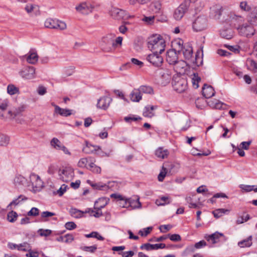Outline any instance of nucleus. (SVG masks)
Segmentation results:
<instances>
[{
  "label": "nucleus",
  "instance_id": "obj_14",
  "mask_svg": "<svg viewBox=\"0 0 257 257\" xmlns=\"http://www.w3.org/2000/svg\"><path fill=\"white\" fill-rule=\"evenodd\" d=\"M178 53H182L185 59L189 60L193 55V49L188 43H185L182 49H179Z\"/></svg>",
  "mask_w": 257,
  "mask_h": 257
},
{
  "label": "nucleus",
  "instance_id": "obj_41",
  "mask_svg": "<svg viewBox=\"0 0 257 257\" xmlns=\"http://www.w3.org/2000/svg\"><path fill=\"white\" fill-rule=\"evenodd\" d=\"M27 199V198L25 196H23L22 195H20L17 198L14 200L13 201H12L10 204L8 205V208L9 207L14 205H18L21 201L23 200H26Z\"/></svg>",
  "mask_w": 257,
  "mask_h": 257
},
{
  "label": "nucleus",
  "instance_id": "obj_6",
  "mask_svg": "<svg viewBox=\"0 0 257 257\" xmlns=\"http://www.w3.org/2000/svg\"><path fill=\"white\" fill-rule=\"evenodd\" d=\"M160 54H160L159 52H157V51L152 52V54L147 56L146 59L154 66L160 67L163 63V58Z\"/></svg>",
  "mask_w": 257,
  "mask_h": 257
},
{
  "label": "nucleus",
  "instance_id": "obj_9",
  "mask_svg": "<svg viewBox=\"0 0 257 257\" xmlns=\"http://www.w3.org/2000/svg\"><path fill=\"white\" fill-rule=\"evenodd\" d=\"M59 175L63 181L67 182L73 178L74 172L72 168L65 167L62 170L59 169Z\"/></svg>",
  "mask_w": 257,
  "mask_h": 257
},
{
  "label": "nucleus",
  "instance_id": "obj_63",
  "mask_svg": "<svg viewBox=\"0 0 257 257\" xmlns=\"http://www.w3.org/2000/svg\"><path fill=\"white\" fill-rule=\"evenodd\" d=\"M24 110V107L23 106H20L18 108H15L13 110L14 117L19 115Z\"/></svg>",
  "mask_w": 257,
  "mask_h": 257
},
{
  "label": "nucleus",
  "instance_id": "obj_5",
  "mask_svg": "<svg viewBox=\"0 0 257 257\" xmlns=\"http://www.w3.org/2000/svg\"><path fill=\"white\" fill-rule=\"evenodd\" d=\"M207 19L204 16L198 17L193 23L192 27L194 31L200 32L204 30L207 27Z\"/></svg>",
  "mask_w": 257,
  "mask_h": 257
},
{
  "label": "nucleus",
  "instance_id": "obj_46",
  "mask_svg": "<svg viewBox=\"0 0 257 257\" xmlns=\"http://www.w3.org/2000/svg\"><path fill=\"white\" fill-rule=\"evenodd\" d=\"M31 249V246L29 243L27 242L20 244L18 246L19 250L30 251Z\"/></svg>",
  "mask_w": 257,
  "mask_h": 257
},
{
  "label": "nucleus",
  "instance_id": "obj_47",
  "mask_svg": "<svg viewBox=\"0 0 257 257\" xmlns=\"http://www.w3.org/2000/svg\"><path fill=\"white\" fill-rule=\"evenodd\" d=\"M239 7L241 10L245 12H250L252 8L249 6L247 3L245 1L241 2L240 3Z\"/></svg>",
  "mask_w": 257,
  "mask_h": 257
},
{
  "label": "nucleus",
  "instance_id": "obj_24",
  "mask_svg": "<svg viewBox=\"0 0 257 257\" xmlns=\"http://www.w3.org/2000/svg\"><path fill=\"white\" fill-rule=\"evenodd\" d=\"M174 69L176 72L181 73L184 71L186 67V63L183 60L177 61L174 64Z\"/></svg>",
  "mask_w": 257,
  "mask_h": 257
},
{
  "label": "nucleus",
  "instance_id": "obj_44",
  "mask_svg": "<svg viewBox=\"0 0 257 257\" xmlns=\"http://www.w3.org/2000/svg\"><path fill=\"white\" fill-rule=\"evenodd\" d=\"M7 92L10 95H14L19 92V89L14 85L10 84L7 87Z\"/></svg>",
  "mask_w": 257,
  "mask_h": 257
},
{
  "label": "nucleus",
  "instance_id": "obj_54",
  "mask_svg": "<svg viewBox=\"0 0 257 257\" xmlns=\"http://www.w3.org/2000/svg\"><path fill=\"white\" fill-rule=\"evenodd\" d=\"M39 214V210L36 207H33L28 213V216H36Z\"/></svg>",
  "mask_w": 257,
  "mask_h": 257
},
{
  "label": "nucleus",
  "instance_id": "obj_19",
  "mask_svg": "<svg viewBox=\"0 0 257 257\" xmlns=\"http://www.w3.org/2000/svg\"><path fill=\"white\" fill-rule=\"evenodd\" d=\"M247 22L254 26L257 25V7H253L247 16Z\"/></svg>",
  "mask_w": 257,
  "mask_h": 257
},
{
  "label": "nucleus",
  "instance_id": "obj_18",
  "mask_svg": "<svg viewBox=\"0 0 257 257\" xmlns=\"http://www.w3.org/2000/svg\"><path fill=\"white\" fill-rule=\"evenodd\" d=\"M111 15L117 20L123 19L127 17L124 11L118 8H113L111 11Z\"/></svg>",
  "mask_w": 257,
  "mask_h": 257
},
{
  "label": "nucleus",
  "instance_id": "obj_29",
  "mask_svg": "<svg viewBox=\"0 0 257 257\" xmlns=\"http://www.w3.org/2000/svg\"><path fill=\"white\" fill-rule=\"evenodd\" d=\"M29 53V55L27 58V62L32 64H35L38 60V56L36 52H31V51Z\"/></svg>",
  "mask_w": 257,
  "mask_h": 257
},
{
  "label": "nucleus",
  "instance_id": "obj_15",
  "mask_svg": "<svg viewBox=\"0 0 257 257\" xmlns=\"http://www.w3.org/2000/svg\"><path fill=\"white\" fill-rule=\"evenodd\" d=\"M187 2H186L185 4H181L175 10L174 13V17L176 20H180L183 17L187 9Z\"/></svg>",
  "mask_w": 257,
  "mask_h": 257
},
{
  "label": "nucleus",
  "instance_id": "obj_38",
  "mask_svg": "<svg viewBox=\"0 0 257 257\" xmlns=\"http://www.w3.org/2000/svg\"><path fill=\"white\" fill-rule=\"evenodd\" d=\"M18 217L17 213L13 210L9 212L7 215V219L10 222H14L17 220Z\"/></svg>",
  "mask_w": 257,
  "mask_h": 257
},
{
  "label": "nucleus",
  "instance_id": "obj_36",
  "mask_svg": "<svg viewBox=\"0 0 257 257\" xmlns=\"http://www.w3.org/2000/svg\"><path fill=\"white\" fill-rule=\"evenodd\" d=\"M141 93L153 94V89L149 86L142 85L139 88Z\"/></svg>",
  "mask_w": 257,
  "mask_h": 257
},
{
  "label": "nucleus",
  "instance_id": "obj_2",
  "mask_svg": "<svg viewBox=\"0 0 257 257\" xmlns=\"http://www.w3.org/2000/svg\"><path fill=\"white\" fill-rule=\"evenodd\" d=\"M114 38L115 35L112 34H108L102 37L100 46L103 51H111L112 49L115 47Z\"/></svg>",
  "mask_w": 257,
  "mask_h": 257
},
{
  "label": "nucleus",
  "instance_id": "obj_58",
  "mask_svg": "<svg viewBox=\"0 0 257 257\" xmlns=\"http://www.w3.org/2000/svg\"><path fill=\"white\" fill-rule=\"evenodd\" d=\"M195 248H196L194 245H188L184 250V254H185V255H188L189 253L193 252L195 251Z\"/></svg>",
  "mask_w": 257,
  "mask_h": 257
},
{
  "label": "nucleus",
  "instance_id": "obj_26",
  "mask_svg": "<svg viewBox=\"0 0 257 257\" xmlns=\"http://www.w3.org/2000/svg\"><path fill=\"white\" fill-rule=\"evenodd\" d=\"M142 93L139 89H134L130 94V98L134 102H139L142 99Z\"/></svg>",
  "mask_w": 257,
  "mask_h": 257
},
{
  "label": "nucleus",
  "instance_id": "obj_28",
  "mask_svg": "<svg viewBox=\"0 0 257 257\" xmlns=\"http://www.w3.org/2000/svg\"><path fill=\"white\" fill-rule=\"evenodd\" d=\"M150 8L155 13H159L161 8L162 4L160 1H154L150 5Z\"/></svg>",
  "mask_w": 257,
  "mask_h": 257
},
{
  "label": "nucleus",
  "instance_id": "obj_21",
  "mask_svg": "<svg viewBox=\"0 0 257 257\" xmlns=\"http://www.w3.org/2000/svg\"><path fill=\"white\" fill-rule=\"evenodd\" d=\"M222 14V7L216 5L210 8V16L214 19H219Z\"/></svg>",
  "mask_w": 257,
  "mask_h": 257
},
{
  "label": "nucleus",
  "instance_id": "obj_7",
  "mask_svg": "<svg viewBox=\"0 0 257 257\" xmlns=\"http://www.w3.org/2000/svg\"><path fill=\"white\" fill-rule=\"evenodd\" d=\"M85 145L86 146L83 149V152L86 154L94 153L97 152V154L101 157L104 156H109L108 154L101 151V148L99 146H93L89 144L87 141H85Z\"/></svg>",
  "mask_w": 257,
  "mask_h": 257
},
{
  "label": "nucleus",
  "instance_id": "obj_52",
  "mask_svg": "<svg viewBox=\"0 0 257 257\" xmlns=\"http://www.w3.org/2000/svg\"><path fill=\"white\" fill-rule=\"evenodd\" d=\"M168 237H169L170 240L173 241H179L181 240V237L179 234H168L167 235Z\"/></svg>",
  "mask_w": 257,
  "mask_h": 257
},
{
  "label": "nucleus",
  "instance_id": "obj_30",
  "mask_svg": "<svg viewBox=\"0 0 257 257\" xmlns=\"http://www.w3.org/2000/svg\"><path fill=\"white\" fill-rule=\"evenodd\" d=\"M232 20L234 22V28L236 29V27L238 25H242L244 22V18L241 16L236 15L235 14L232 15L230 16Z\"/></svg>",
  "mask_w": 257,
  "mask_h": 257
},
{
  "label": "nucleus",
  "instance_id": "obj_1",
  "mask_svg": "<svg viewBox=\"0 0 257 257\" xmlns=\"http://www.w3.org/2000/svg\"><path fill=\"white\" fill-rule=\"evenodd\" d=\"M148 45L152 52L157 51L162 54L165 49V41L161 35H153L148 38Z\"/></svg>",
  "mask_w": 257,
  "mask_h": 257
},
{
  "label": "nucleus",
  "instance_id": "obj_34",
  "mask_svg": "<svg viewBox=\"0 0 257 257\" xmlns=\"http://www.w3.org/2000/svg\"><path fill=\"white\" fill-rule=\"evenodd\" d=\"M57 110L58 111L56 112V113H58L63 116H68L72 114V110L71 109L58 107Z\"/></svg>",
  "mask_w": 257,
  "mask_h": 257
},
{
  "label": "nucleus",
  "instance_id": "obj_8",
  "mask_svg": "<svg viewBox=\"0 0 257 257\" xmlns=\"http://www.w3.org/2000/svg\"><path fill=\"white\" fill-rule=\"evenodd\" d=\"M162 80V84L168 83L171 79V70L167 67H162L157 70Z\"/></svg>",
  "mask_w": 257,
  "mask_h": 257
},
{
  "label": "nucleus",
  "instance_id": "obj_48",
  "mask_svg": "<svg viewBox=\"0 0 257 257\" xmlns=\"http://www.w3.org/2000/svg\"><path fill=\"white\" fill-rule=\"evenodd\" d=\"M97 245H93L92 246H81L80 247L81 249L87 252H90L91 253H94L97 249Z\"/></svg>",
  "mask_w": 257,
  "mask_h": 257
},
{
  "label": "nucleus",
  "instance_id": "obj_37",
  "mask_svg": "<svg viewBox=\"0 0 257 257\" xmlns=\"http://www.w3.org/2000/svg\"><path fill=\"white\" fill-rule=\"evenodd\" d=\"M10 141V138L8 136L0 133V146H7Z\"/></svg>",
  "mask_w": 257,
  "mask_h": 257
},
{
  "label": "nucleus",
  "instance_id": "obj_23",
  "mask_svg": "<svg viewBox=\"0 0 257 257\" xmlns=\"http://www.w3.org/2000/svg\"><path fill=\"white\" fill-rule=\"evenodd\" d=\"M109 199L106 197L99 198L94 203V209H101L109 202Z\"/></svg>",
  "mask_w": 257,
  "mask_h": 257
},
{
  "label": "nucleus",
  "instance_id": "obj_35",
  "mask_svg": "<svg viewBox=\"0 0 257 257\" xmlns=\"http://www.w3.org/2000/svg\"><path fill=\"white\" fill-rule=\"evenodd\" d=\"M246 63L250 69L254 73H257V62L252 59H248L246 61Z\"/></svg>",
  "mask_w": 257,
  "mask_h": 257
},
{
  "label": "nucleus",
  "instance_id": "obj_57",
  "mask_svg": "<svg viewBox=\"0 0 257 257\" xmlns=\"http://www.w3.org/2000/svg\"><path fill=\"white\" fill-rule=\"evenodd\" d=\"M250 219V216L248 214H246L245 216H241L238 217L236 220V223L237 224H241L243 223L244 222L247 221L248 220Z\"/></svg>",
  "mask_w": 257,
  "mask_h": 257
},
{
  "label": "nucleus",
  "instance_id": "obj_32",
  "mask_svg": "<svg viewBox=\"0 0 257 257\" xmlns=\"http://www.w3.org/2000/svg\"><path fill=\"white\" fill-rule=\"evenodd\" d=\"M252 236H249L247 238L241 240L238 243V245L240 247H249L252 244Z\"/></svg>",
  "mask_w": 257,
  "mask_h": 257
},
{
  "label": "nucleus",
  "instance_id": "obj_4",
  "mask_svg": "<svg viewBox=\"0 0 257 257\" xmlns=\"http://www.w3.org/2000/svg\"><path fill=\"white\" fill-rule=\"evenodd\" d=\"M172 84L174 89L179 93L184 92L187 88V81L180 77L174 78Z\"/></svg>",
  "mask_w": 257,
  "mask_h": 257
},
{
  "label": "nucleus",
  "instance_id": "obj_3",
  "mask_svg": "<svg viewBox=\"0 0 257 257\" xmlns=\"http://www.w3.org/2000/svg\"><path fill=\"white\" fill-rule=\"evenodd\" d=\"M253 26L250 23H245L242 25H238L236 27V29L240 36L250 37L255 33V29Z\"/></svg>",
  "mask_w": 257,
  "mask_h": 257
},
{
  "label": "nucleus",
  "instance_id": "obj_55",
  "mask_svg": "<svg viewBox=\"0 0 257 257\" xmlns=\"http://www.w3.org/2000/svg\"><path fill=\"white\" fill-rule=\"evenodd\" d=\"M38 8V6L35 5L28 4L26 6L25 10L28 13H30L35 9Z\"/></svg>",
  "mask_w": 257,
  "mask_h": 257
},
{
  "label": "nucleus",
  "instance_id": "obj_53",
  "mask_svg": "<svg viewBox=\"0 0 257 257\" xmlns=\"http://www.w3.org/2000/svg\"><path fill=\"white\" fill-rule=\"evenodd\" d=\"M143 115L145 117H152L154 115V114L153 111L150 110V107L149 106H146L145 108V111L143 112Z\"/></svg>",
  "mask_w": 257,
  "mask_h": 257
},
{
  "label": "nucleus",
  "instance_id": "obj_11",
  "mask_svg": "<svg viewBox=\"0 0 257 257\" xmlns=\"http://www.w3.org/2000/svg\"><path fill=\"white\" fill-rule=\"evenodd\" d=\"M205 238L208 241H211V242L213 244H215L218 242L219 241H220L221 239L223 241H225L226 240V238L224 235V234L218 231H216L215 233L210 235H206L205 236Z\"/></svg>",
  "mask_w": 257,
  "mask_h": 257
},
{
  "label": "nucleus",
  "instance_id": "obj_42",
  "mask_svg": "<svg viewBox=\"0 0 257 257\" xmlns=\"http://www.w3.org/2000/svg\"><path fill=\"white\" fill-rule=\"evenodd\" d=\"M201 78L199 76H198V75L197 73H194L193 74V77L192 78V83L193 86L194 88L196 89L198 88L199 85L198 83L199 81H200Z\"/></svg>",
  "mask_w": 257,
  "mask_h": 257
},
{
  "label": "nucleus",
  "instance_id": "obj_59",
  "mask_svg": "<svg viewBox=\"0 0 257 257\" xmlns=\"http://www.w3.org/2000/svg\"><path fill=\"white\" fill-rule=\"evenodd\" d=\"M110 197L112 198H114L117 200L120 201H123L124 202H125V200H126V198L122 196V195L117 194V193H113L110 195Z\"/></svg>",
  "mask_w": 257,
  "mask_h": 257
},
{
  "label": "nucleus",
  "instance_id": "obj_33",
  "mask_svg": "<svg viewBox=\"0 0 257 257\" xmlns=\"http://www.w3.org/2000/svg\"><path fill=\"white\" fill-rule=\"evenodd\" d=\"M170 198L167 196H162L159 199H157L156 203L158 206L165 205L170 203Z\"/></svg>",
  "mask_w": 257,
  "mask_h": 257
},
{
  "label": "nucleus",
  "instance_id": "obj_62",
  "mask_svg": "<svg viewBox=\"0 0 257 257\" xmlns=\"http://www.w3.org/2000/svg\"><path fill=\"white\" fill-rule=\"evenodd\" d=\"M131 61L133 64L138 66L139 68H142L144 66V63L137 59L132 58Z\"/></svg>",
  "mask_w": 257,
  "mask_h": 257
},
{
  "label": "nucleus",
  "instance_id": "obj_61",
  "mask_svg": "<svg viewBox=\"0 0 257 257\" xmlns=\"http://www.w3.org/2000/svg\"><path fill=\"white\" fill-rule=\"evenodd\" d=\"M65 226L67 229L72 230L76 228V224L74 222H67Z\"/></svg>",
  "mask_w": 257,
  "mask_h": 257
},
{
  "label": "nucleus",
  "instance_id": "obj_16",
  "mask_svg": "<svg viewBox=\"0 0 257 257\" xmlns=\"http://www.w3.org/2000/svg\"><path fill=\"white\" fill-rule=\"evenodd\" d=\"M166 247L165 243H161L158 244H152L149 243L143 244L141 246V249H145L147 251L157 250L159 249H162Z\"/></svg>",
  "mask_w": 257,
  "mask_h": 257
},
{
  "label": "nucleus",
  "instance_id": "obj_17",
  "mask_svg": "<svg viewBox=\"0 0 257 257\" xmlns=\"http://www.w3.org/2000/svg\"><path fill=\"white\" fill-rule=\"evenodd\" d=\"M166 61L170 65L175 64L178 61V54L175 49H170L167 52Z\"/></svg>",
  "mask_w": 257,
  "mask_h": 257
},
{
  "label": "nucleus",
  "instance_id": "obj_22",
  "mask_svg": "<svg viewBox=\"0 0 257 257\" xmlns=\"http://www.w3.org/2000/svg\"><path fill=\"white\" fill-rule=\"evenodd\" d=\"M87 183H88L93 189L99 190H106L108 188L111 187L110 185L111 184L110 182L108 183V185L103 184L101 182H99L97 183H93L90 180H88L87 181Z\"/></svg>",
  "mask_w": 257,
  "mask_h": 257
},
{
  "label": "nucleus",
  "instance_id": "obj_56",
  "mask_svg": "<svg viewBox=\"0 0 257 257\" xmlns=\"http://www.w3.org/2000/svg\"><path fill=\"white\" fill-rule=\"evenodd\" d=\"M141 117H135L134 115H130L128 116H125L124 118V120L125 122L130 123L132 121H137L138 120L141 119Z\"/></svg>",
  "mask_w": 257,
  "mask_h": 257
},
{
  "label": "nucleus",
  "instance_id": "obj_10",
  "mask_svg": "<svg viewBox=\"0 0 257 257\" xmlns=\"http://www.w3.org/2000/svg\"><path fill=\"white\" fill-rule=\"evenodd\" d=\"M139 199L140 198L138 196L135 197L134 198H126L124 204L121 207L123 208L131 207L133 209L140 208L142 207V204Z\"/></svg>",
  "mask_w": 257,
  "mask_h": 257
},
{
  "label": "nucleus",
  "instance_id": "obj_25",
  "mask_svg": "<svg viewBox=\"0 0 257 257\" xmlns=\"http://www.w3.org/2000/svg\"><path fill=\"white\" fill-rule=\"evenodd\" d=\"M220 36L226 39H230L232 38L233 33L230 28H223L220 31Z\"/></svg>",
  "mask_w": 257,
  "mask_h": 257
},
{
  "label": "nucleus",
  "instance_id": "obj_39",
  "mask_svg": "<svg viewBox=\"0 0 257 257\" xmlns=\"http://www.w3.org/2000/svg\"><path fill=\"white\" fill-rule=\"evenodd\" d=\"M57 20L47 19L45 22V27L49 29H54Z\"/></svg>",
  "mask_w": 257,
  "mask_h": 257
},
{
  "label": "nucleus",
  "instance_id": "obj_13",
  "mask_svg": "<svg viewBox=\"0 0 257 257\" xmlns=\"http://www.w3.org/2000/svg\"><path fill=\"white\" fill-rule=\"evenodd\" d=\"M111 101V98L107 96H102L98 99L96 106L98 108L106 110Z\"/></svg>",
  "mask_w": 257,
  "mask_h": 257
},
{
  "label": "nucleus",
  "instance_id": "obj_49",
  "mask_svg": "<svg viewBox=\"0 0 257 257\" xmlns=\"http://www.w3.org/2000/svg\"><path fill=\"white\" fill-rule=\"evenodd\" d=\"M25 182V178L20 175L16 176L14 179V183L16 185H22Z\"/></svg>",
  "mask_w": 257,
  "mask_h": 257
},
{
  "label": "nucleus",
  "instance_id": "obj_20",
  "mask_svg": "<svg viewBox=\"0 0 257 257\" xmlns=\"http://www.w3.org/2000/svg\"><path fill=\"white\" fill-rule=\"evenodd\" d=\"M202 95L206 98H209L215 95V91L212 86L204 84L202 87Z\"/></svg>",
  "mask_w": 257,
  "mask_h": 257
},
{
  "label": "nucleus",
  "instance_id": "obj_51",
  "mask_svg": "<svg viewBox=\"0 0 257 257\" xmlns=\"http://www.w3.org/2000/svg\"><path fill=\"white\" fill-rule=\"evenodd\" d=\"M39 234L42 236H48L52 233V231L50 229H40L38 231Z\"/></svg>",
  "mask_w": 257,
  "mask_h": 257
},
{
  "label": "nucleus",
  "instance_id": "obj_45",
  "mask_svg": "<svg viewBox=\"0 0 257 257\" xmlns=\"http://www.w3.org/2000/svg\"><path fill=\"white\" fill-rule=\"evenodd\" d=\"M66 28L67 25L65 22L57 20L54 29L64 30H65Z\"/></svg>",
  "mask_w": 257,
  "mask_h": 257
},
{
  "label": "nucleus",
  "instance_id": "obj_27",
  "mask_svg": "<svg viewBox=\"0 0 257 257\" xmlns=\"http://www.w3.org/2000/svg\"><path fill=\"white\" fill-rule=\"evenodd\" d=\"M169 151L168 150H164L163 148H159L158 149L156 150L155 152V155L156 156L161 159H165L167 158V157L169 155Z\"/></svg>",
  "mask_w": 257,
  "mask_h": 257
},
{
  "label": "nucleus",
  "instance_id": "obj_60",
  "mask_svg": "<svg viewBox=\"0 0 257 257\" xmlns=\"http://www.w3.org/2000/svg\"><path fill=\"white\" fill-rule=\"evenodd\" d=\"M57 170V166L54 164H52L48 167L47 172L50 175H53L56 172Z\"/></svg>",
  "mask_w": 257,
  "mask_h": 257
},
{
  "label": "nucleus",
  "instance_id": "obj_40",
  "mask_svg": "<svg viewBox=\"0 0 257 257\" xmlns=\"http://www.w3.org/2000/svg\"><path fill=\"white\" fill-rule=\"evenodd\" d=\"M77 11L83 14H87L88 13V8L86 6V4L83 3L79 5L76 7Z\"/></svg>",
  "mask_w": 257,
  "mask_h": 257
},
{
  "label": "nucleus",
  "instance_id": "obj_31",
  "mask_svg": "<svg viewBox=\"0 0 257 257\" xmlns=\"http://www.w3.org/2000/svg\"><path fill=\"white\" fill-rule=\"evenodd\" d=\"M229 212V210L223 208L217 209L212 211V213L214 217L216 218H218L222 216L223 214L228 213Z\"/></svg>",
  "mask_w": 257,
  "mask_h": 257
},
{
  "label": "nucleus",
  "instance_id": "obj_12",
  "mask_svg": "<svg viewBox=\"0 0 257 257\" xmlns=\"http://www.w3.org/2000/svg\"><path fill=\"white\" fill-rule=\"evenodd\" d=\"M20 74L24 78L32 79L35 77V69L33 66L25 67L20 72Z\"/></svg>",
  "mask_w": 257,
  "mask_h": 257
},
{
  "label": "nucleus",
  "instance_id": "obj_43",
  "mask_svg": "<svg viewBox=\"0 0 257 257\" xmlns=\"http://www.w3.org/2000/svg\"><path fill=\"white\" fill-rule=\"evenodd\" d=\"M51 145L57 150H60L62 147L60 141L57 138H54L51 141Z\"/></svg>",
  "mask_w": 257,
  "mask_h": 257
},
{
  "label": "nucleus",
  "instance_id": "obj_64",
  "mask_svg": "<svg viewBox=\"0 0 257 257\" xmlns=\"http://www.w3.org/2000/svg\"><path fill=\"white\" fill-rule=\"evenodd\" d=\"M172 228V226L170 224L168 225H162L159 227L160 231L162 232H166V231L170 230Z\"/></svg>",
  "mask_w": 257,
  "mask_h": 257
},
{
  "label": "nucleus",
  "instance_id": "obj_50",
  "mask_svg": "<svg viewBox=\"0 0 257 257\" xmlns=\"http://www.w3.org/2000/svg\"><path fill=\"white\" fill-rule=\"evenodd\" d=\"M167 174V169L164 166L162 167V170L161 171L158 176L159 181L162 182L163 181Z\"/></svg>",
  "mask_w": 257,
  "mask_h": 257
}]
</instances>
